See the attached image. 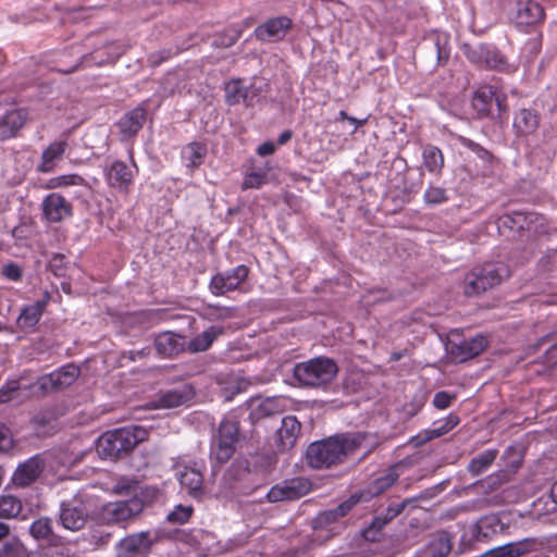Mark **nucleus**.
<instances>
[{"mask_svg": "<svg viewBox=\"0 0 557 557\" xmlns=\"http://www.w3.org/2000/svg\"><path fill=\"white\" fill-rule=\"evenodd\" d=\"M238 423L224 419L218 429V435L214 437L211 447V457L219 463L227 462L236 450L238 441Z\"/></svg>", "mask_w": 557, "mask_h": 557, "instance_id": "obj_6", "label": "nucleus"}, {"mask_svg": "<svg viewBox=\"0 0 557 557\" xmlns=\"http://www.w3.org/2000/svg\"><path fill=\"white\" fill-rule=\"evenodd\" d=\"M231 317H233V312H232V309H230V308L219 309V312L215 314V318L219 320L227 319Z\"/></svg>", "mask_w": 557, "mask_h": 557, "instance_id": "obj_60", "label": "nucleus"}, {"mask_svg": "<svg viewBox=\"0 0 557 557\" xmlns=\"http://www.w3.org/2000/svg\"><path fill=\"white\" fill-rule=\"evenodd\" d=\"M22 510V503L12 495H0V518L11 519Z\"/></svg>", "mask_w": 557, "mask_h": 557, "instance_id": "obj_41", "label": "nucleus"}, {"mask_svg": "<svg viewBox=\"0 0 557 557\" xmlns=\"http://www.w3.org/2000/svg\"><path fill=\"white\" fill-rule=\"evenodd\" d=\"M540 124L539 114L531 109H521L513 120V128L520 136H529L535 133Z\"/></svg>", "mask_w": 557, "mask_h": 557, "instance_id": "obj_27", "label": "nucleus"}, {"mask_svg": "<svg viewBox=\"0 0 557 557\" xmlns=\"http://www.w3.org/2000/svg\"><path fill=\"white\" fill-rule=\"evenodd\" d=\"M511 14L516 23L521 25H532L543 18L544 10L540 3L533 0H519L517 1L515 11Z\"/></svg>", "mask_w": 557, "mask_h": 557, "instance_id": "obj_19", "label": "nucleus"}, {"mask_svg": "<svg viewBox=\"0 0 557 557\" xmlns=\"http://www.w3.org/2000/svg\"><path fill=\"white\" fill-rule=\"evenodd\" d=\"M453 548L451 537L446 532H438L419 552L418 557H446Z\"/></svg>", "mask_w": 557, "mask_h": 557, "instance_id": "obj_23", "label": "nucleus"}, {"mask_svg": "<svg viewBox=\"0 0 557 557\" xmlns=\"http://www.w3.org/2000/svg\"><path fill=\"white\" fill-rule=\"evenodd\" d=\"M506 475L504 473H496L492 474L488 478H486L483 482L484 486L490 490L494 491L498 488L504 482H505Z\"/></svg>", "mask_w": 557, "mask_h": 557, "instance_id": "obj_52", "label": "nucleus"}, {"mask_svg": "<svg viewBox=\"0 0 557 557\" xmlns=\"http://www.w3.org/2000/svg\"><path fill=\"white\" fill-rule=\"evenodd\" d=\"M193 512L190 506H177L173 511L168 515V520L171 522L184 523L186 522Z\"/></svg>", "mask_w": 557, "mask_h": 557, "instance_id": "obj_47", "label": "nucleus"}, {"mask_svg": "<svg viewBox=\"0 0 557 557\" xmlns=\"http://www.w3.org/2000/svg\"><path fill=\"white\" fill-rule=\"evenodd\" d=\"M248 268L238 265L230 272L219 273L211 278L210 290L214 295H224L235 290L247 278Z\"/></svg>", "mask_w": 557, "mask_h": 557, "instance_id": "obj_11", "label": "nucleus"}, {"mask_svg": "<svg viewBox=\"0 0 557 557\" xmlns=\"http://www.w3.org/2000/svg\"><path fill=\"white\" fill-rule=\"evenodd\" d=\"M146 121V110L141 107L135 108L126 113L119 122V128L124 138L132 137L139 132Z\"/></svg>", "mask_w": 557, "mask_h": 557, "instance_id": "obj_28", "label": "nucleus"}, {"mask_svg": "<svg viewBox=\"0 0 557 557\" xmlns=\"http://www.w3.org/2000/svg\"><path fill=\"white\" fill-rule=\"evenodd\" d=\"M86 181L84 177H82L78 174H65L60 175L57 177H52L49 180L48 187L50 188H60V187H66V186H77V185H85Z\"/></svg>", "mask_w": 557, "mask_h": 557, "instance_id": "obj_44", "label": "nucleus"}, {"mask_svg": "<svg viewBox=\"0 0 557 557\" xmlns=\"http://www.w3.org/2000/svg\"><path fill=\"white\" fill-rule=\"evenodd\" d=\"M247 385H248V383L245 380L238 381L237 382V386H236V391L233 394L240 393L242 391H245Z\"/></svg>", "mask_w": 557, "mask_h": 557, "instance_id": "obj_64", "label": "nucleus"}, {"mask_svg": "<svg viewBox=\"0 0 557 557\" xmlns=\"http://www.w3.org/2000/svg\"><path fill=\"white\" fill-rule=\"evenodd\" d=\"M269 170L268 163L265 169L259 168L256 171L247 174L243 182V189L260 188L267 182V171Z\"/></svg>", "mask_w": 557, "mask_h": 557, "instance_id": "obj_43", "label": "nucleus"}, {"mask_svg": "<svg viewBox=\"0 0 557 557\" xmlns=\"http://www.w3.org/2000/svg\"><path fill=\"white\" fill-rule=\"evenodd\" d=\"M399 473L397 472V467L389 468L370 484L369 492L372 496L380 495L389 488L396 482Z\"/></svg>", "mask_w": 557, "mask_h": 557, "instance_id": "obj_36", "label": "nucleus"}, {"mask_svg": "<svg viewBox=\"0 0 557 557\" xmlns=\"http://www.w3.org/2000/svg\"><path fill=\"white\" fill-rule=\"evenodd\" d=\"M455 398H456V396L454 394H449V393L443 392V391L437 392L434 395L433 405L437 409H446L451 405V403Z\"/></svg>", "mask_w": 557, "mask_h": 557, "instance_id": "obj_51", "label": "nucleus"}, {"mask_svg": "<svg viewBox=\"0 0 557 557\" xmlns=\"http://www.w3.org/2000/svg\"><path fill=\"white\" fill-rule=\"evenodd\" d=\"M447 44L448 38L443 34H434L426 40L425 45L429 46L431 54L435 57L436 65H443L447 62L449 58Z\"/></svg>", "mask_w": 557, "mask_h": 557, "instance_id": "obj_32", "label": "nucleus"}, {"mask_svg": "<svg viewBox=\"0 0 557 557\" xmlns=\"http://www.w3.org/2000/svg\"><path fill=\"white\" fill-rule=\"evenodd\" d=\"M497 457L496 449H487L474 457L469 466L468 471L472 476H478L485 472Z\"/></svg>", "mask_w": 557, "mask_h": 557, "instance_id": "obj_34", "label": "nucleus"}, {"mask_svg": "<svg viewBox=\"0 0 557 557\" xmlns=\"http://www.w3.org/2000/svg\"><path fill=\"white\" fill-rule=\"evenodd\" d=\"M487 344L485 336L476 335L472 338L449 341L447 349L455 359L462 362L480 355L487 347Z\"/></svg>", "mask_w": 557, "mask_h": 557, "instance_id": "obj_9", "label": "nucleus"}, {"mask_svg": "<svg viewBox=\"0 0 557 557\" xmlns=\"http://www.w3.org/2000/svg\"><path fill=\"white\" fill-rule=\"evenodd\" d=\"M361 495H351L347 500L339 504L335 509L321 512L317 518L319 527H324L335 522L338 518L346 516L351 508L360 502Z\"/></svg>", "mask_w": 557, "mask_h": 557, "instance_id": "obj_30", "label": "nucleus"}, {"mask_svg": "<svg viewBox=\"0 0 557 557\" xmlns=\"http://www.w3.org/2000/svg\"><path fill=\"white\" fill-rule=\"evenodd\" d=\"M459 423V418L456 414H449L441 424L437 426L440 432L444 435L453 430Z\"/></svg>", "mask_w": 557, "mask_h": 557, "instance_id": "obj_54", "label": "nucleus"}, {"mask_svg": "<svg viewBox=\"0 0 557 557\" xmlns=\"http://www.w3.org/2000/svg\"><path fill=\"white\" fill-rule=\"evenodd\" d=\"M154 346L159 355L173 357L186 349V341L185 337L176 333L163 332L156 337Z\"/></svg>", "mask_w": 557, "mask_h": 557, "instance_id": "obj_20", "label": "nucleus"}, {"mask_svg": "<svg viewBox=\"0 0 557 557\" xmlns=\"http://www.w3.org/2000/svg\"><path fill=\"white\" fill-rule=\"evenodd\" d=\"M360 444L355 435H335L310 444L306 451L308 463L315 469L341 463Z\"/></svg>", "mask_w": 557, "mask_h": 557, "instance_id": "obj_1", "label": "nucleus"}, {"mask_svg": "<svg viewBox=\"0 0 557 557\" xmlns=\"http://www.w3.org/2000/svg\"><path fill=\"white\" fill-rule=\"evenodd\" d=\"M485 47L484 45H479L475 47L467 46L465 49V53L467 58L475 64H479L481 66L484 65V59H485Z\"/></svg>", "mask_w": 557, "mask_h": 557, "instance_id": "obj_46", "label": "nucleus"}, {"mask_svg": "<svg viewBox=\"0 0 557 557\" xmlns=\"http://www.w3.org/2000/svg\"><path fill=\"white\" fill-rule=\"evenodd\" d=\"M26 112L13 110L0 119V140L15 136L17 131L25 124Z\"/></svg>", "mask_w": 557, "mask_h": 557, "instance_id": "obj_29", "label": "nucleus"}, {"mask_svg": "<svg viewBox=\"0 0 557 557\" xmlns=\"http://www.w3.org/2000/svg\"><path fill=\"white\" fill-rule=\"evenodd\" d=\"M506 97L498 94L492 86H483L479 88L472 98V106L480 115H487L491 113L493 103H495L499 111L505 109Z\"/></svg>", "mask_w": 557, "mask_h": 557, "instance_id": "obj_15", "label": "nucleus"}, {"mask_svg": "<svg viewBox=\"0 0 557 557\" xmlns=\"http://www.w3.org/2000/svg\"><path fill=\"white\" fill-rule=\"evenodd\" d=\"M99 53H100V51H96L95 53H91L90 55H85L82 59V62L79 64H76L74 67L70 69L66 72L71 73V72L79 69L82 66V64L90 65L92 63V64H97V65H102V64L107 63L108 61H113L115 59V57L104 59L102 55H99Z\"/></svg>", "mask_w": 557, "mask_h": 557, "instance_id": "obj_49", "label": "nucleus"}, {"mask_svg": "<svg viewBox=\"0 0 557 557\" xmlns=\"http://www.w3.org/2000/svg\"><path fill=\"white\" fill-rule=\"evenodd\" d=\"M240 32L234 30L233 35L227 39V41H223V45L228 47L236 42V40L239 38Z\"/></svg>", "mask_w": 557, "mask_h": 557, "instance_id": "obj_62", "label": "nucleus"}, {"mask_svg": "<svg viewBox=\"0 0 557 557\" xmlns=\"http://www.w3.org/2000/svg\"><path fill=\"white\" fill-rule=\"evenodd\" d=\"M42 211L49 222L57 223L72 215V206L63 196L53 193L44 199Z\"/></svg>", "mask_w": 557, "mask_h": 557, "instance_id": "obj_16", "label": "nucleus"}, {"mask_svg": "<svg viewBox=\"0 0 557 557\" xmlns=\"http://www.w3.org/2000/svg\"><path fill=\"white\" fill-rule=\"evenodd\" d=\"M311 484L307 479L295 478L285 481L280 485L273 486L268 492V499L271 503L282 500H294L307 495L310 491Z\"/></svg>", "mask_w": 557, "mask_h": 557, "instance_id": "obj_8", "label": "nucleus"}, {"mask_svg": "<svg viewBox=\"0 0 557 557\" xmlns=\"http://www.w3.org/2000/svg\"><path fill=\"white\" fill-rule=\"evenodd\" d=\"M443 434L440 432L437 426H434L430 430L423 431L421 434L418 435L419 443H426L429 441H432L434 438L441 437Z\"/></svg>", "mask_w": 557, "mask_h": 557, "instance_id": "obj_55", "label": "nucleus"}, {"mask_svg": "<svg viewBox=\"0 0 557 557\" xmlns=\"http://www.w3.org/2000/svg\"><path fill=\"white\" fill-rule=\"evenodd\" d=\"M79 375L78 367L66 364L61 369L40 376L36 383L27 386L20 382H11L0 389V404L13 400L22 391L32 389V394L50 393L72 385Z\"/></svg>", "mask_w": 557, "mask_h": 557, "instance_id": "obj_2", "label": "nucleus"}, {"mask_svg": "<svg viewBox=\"0 0 557 557\" xmlns=\"http://www.w3.org/2000/svg\"><path fill=\"white\" fill-rule=\"evenodd\" d=\"M404 507H405V503L396 505V506H389L386 509L385 513H383V515L385 516V518L388 521H391L392 519H394L395 517H397L401 512Z\"/></svg>", "mask_w": 557, "mask_h": 557, "instance_id": "obj_58", "label": "nucleus"}, {"mask_svg": "<svg viewBox=\"0 0 557 557\" xmlns=\"http://www.w3.org/2000/svg\"><path fill=\"white\" fill-rule=\"evenodd\" d=\"M107 182L110 186L126 190L133 181L132 170L122 161H114L106 172Z\"/></svg>", "mask_w": 557, "mask_h": 557, "instance_id": "obj_24", "label": "nucleus"}, {"mask_svg": "<svg viewBox=\"0 0 557 557\" xmlns=\"http://www.w3.org/2000/svg\"><path fill=\"white\" fill-rule=\"evenodd\" d=\"M338 372L336 362L327 357H317L299 362L294 368L295 379L304 386L320 387L331 383Z\"/></svg>", "mask_w": 557, "mask_h": 557, "instance_id": "obj_4", "label": "nucleus"}, {"mask_svg": "<svg viewBox=\"0 0 557 557\" xmlns=\"http://www.w3.org/2000/svg\"><path fill=\"white\" fill-rule=\"evenodd\" d=\"M445 190L441 187L431 186L424 194V200L430 205H438L446 200Z\"/></svg>", "mask_w": 557, "mask_h": 557, "instance_id": "obj_48", "label": "nucleus"}, {"mask_svg": "<svg viewBox=\"0 0 557 557\" xmlns=\"http://www.w3.org/2000/svg\"><path fill=\"white\" fill-rule=\"evenodd\" d=\"M180 483L190 495L197 497L202 493L203 475L199 469L186 467L180 472Z\"/></svg>", "mask_w": 557, "mask_h": 557, "instance_id": "obj_31", "label": "nucleus"}, {"mask_svg": "<svg viewBox=\"0 0 557 557\" xmlns=\"http://www.w3.org/2000/svg\"><path fill=\"white\" fill-rule=\"evenodd\" d=\"M274 151H275V146L271 141H265V143L261 144L257 149L258 154L261 157L270 156Z\"/></svg>", "mask_w": 557, "mask_h": 557, "instance_id": "obj_57", "label": "nucleus"}, {"mask_svg": "<svg viewBox=\"0 0 557 557\" xmlns=\"http://www.w3.org/2000/svg\"><path fill=\"white\" fill-rule=\"evenodd\" d=\"M258 96L257 88L244 86L240 81H231L225 86V100L230 106L243 102L246 107H251L258 100Z\"/></svg>", "mask_w": 557, "mask_h": 557, "instance_id": "obj_17", "label": "nucleus"}, {"mask_svg": "<svg viewBox=\"0 0 557 557\" xmlns=\"http://www.w3.org/2000/svg\"><path fill=\"white\" fill-rule=\"evenodd\" d=\"M64 141L52 143L42 153V162L39 166L41 172H50L53 169L54 161L60 159L65 151Z\"/></svg>", "mask_w": 557, "mask_h": 557, "instance_id": "obj_37", "label": "nucleus"}, {"mask_svg": "<svg viewBox=\"0 0 557 557\" xmlns=\"http://www.w3.org/2000/svg\"><path fill=\"white\" fill-rule=\"evenodd\" d=\"M292 25V20L287 16L273 17L258 26L255 36L261 41H278L286 36Z\"/></svg>", "mask_w": 557, "mask_h": 557, "instance_id": "obj_13", "label": "nucleus"}, {"mask_svg": "<svg viewBox=\"0 0 557 557\" xmlns=\"http://www.w3.org/2000/svg\"><path fill=\"white\" fill-rule=\"evenodd\" d=\"M46 304L47 302L45 300H37L25 307L18 315V324L22 327L35 326L44 312Z\"/></svg>", "mask_w": 557, "mask_h": 557, "instance_id": "obj_33", "label": "nucleus"}, {"mask_svg": "<svg viewBox=\"0 0 557 557\" xmlns=\"http://www.w3.org/2000/svg\"><path fill=\"white\" fill-rule=\"evenodd\" d=\"M3 275L11 281H18L22 277V270L18 265L10 263L3 267Z\"/></svg>", "mask_w": 557, "mask_h": 557, "instance_id": "obj_53", "label": "nucleus"}, {"mask_svg": "<svg viewBox=\"0 0 557 557\" xmlns=\"http://www.w3.org/2000/svg\"><path fill=\"white\" fill-rule=\"evenodd\" d=\"M46 467L41 455H35L20 463L12 475V483L17 487H26L38 480Z\"/></svg>", "mask_w": 557, "mask_h": 557, "instance_id": "obj_10", "label": "nucleus"}, {"mask_svg": "<svg viewBox=\"0 0 557 557\" xmlns=\"http://www.w3.org/2000/svg\"><path fill=\"white\" fill-rule=\"evenodd\" d=\"M536 549L534 540L525 539L490 549L480 557H520Z\"/></svg>", "mask_w": 557, "mask_h": 557, "instance_id": "obj_21", "label": "nucleus"}, {"mask_svg": "<svg viewBox=\"0 0 557 557\" xmlns=\"http://www.w3.org/2000/svg\"><path fill=\"white\" fill-rule=\"evenodd\" d=\"M206 154V146L199 143H190L182 151L183 159L188 168L199 166L203 162Z\"/></svg>", "mask_w": 557, "mask_h": 557, "instance_id": "obj_35", "label": "nucleus"}, {"mask_svg": "<svg viewBox=\"0 0 557 557\" xmlns=\"http://www.w3.org/2000/svg\"><path fill=\"white\" fill-rule=\"evenodd\" d=\"M423 165L431 173H438L444 165L442 151L435 146H426L423 149Z\"/></svg>", "mask_w": 557, "mask_h": 557, "instance_id": "obj_38", "label": "nucleus"}, {"mask_svg": "<svg viewBox=\"0 0 557 557\" xmlns=\"http://www.w3.org/2000/svg\"><path fill=\"white\" fill-rule=\"evenodd\" d=\"M534 509L537 513L544 515L557 511V481L550 487L549 497L537 499Z\"/></svg>", "mask_w": 557, "mask_h": 557, "instance_id": "obj_42", "label": "nucleus"}, {"mask_svg": "<svg viewBox=\"0 0 557 557\" xmlns=\"http://www.w3.org/2000/svg\"><path fill=\"white\" fill-rule=\"evenodd\" d=\"M152 545L148 532H140L122 540L117 549V557H145Z\"/></svg>", "mask_w": 557, "mask_h": 557, "instance_id": "obj_14", "label": "nucleus"}, {"mask_svg": "<svg viewBox=\"0 0 557 557\" xmlns=\"http://www.w3.org/2000/svg\"><path fill=\"white\" fill-rule=\"evenodd\" d=\"M146 436L147 431L138 425L108 431L98 438L96 450L101 458L117 459L128 454Z\"/></svg>", "mask_w": 557, "mask_h": 557, "instance_id": "obj_3", "label": "nucleus"}, {"mask_svg": "<svg viewBox=\"0 0 557 557\" xmlns=\"http://www.w3.org/2000/svg\"><path fill=\"white\" fill-rule=\"evenodd\" d=\"M301 424L294 416L282 419L281 428L276 432V446L281 451L290 449L300 435Z\"/></svg>", "mask_w": 557, "mask_h": 557, "instance_id": "obj_18", "label": "nucleus"}, {"mask_svg": "<svg viewBox=\"0 0 557 557\" xmlns=\"http://www.w3.org/2000/svg\"><path fill=\"white\" fill-rule=\"evenodd\" d=\"M194 395L195 393L191 386L182 385L177 388L161 393L158 398V407L164 409L176 408L189 401Z\"/></svg>", "mask_w": 557, "mask_h": 557, "instance_id": "obj_22", "label": "nucleus"}, {"mask_svg": "<svg viewBox=\"0 0 557 557\" xmlns=\"http://www.w3.org/2000/svg\"><path fill=\"white\" fill-rule=\"evenodd\" d=\"M534 214L513 211L506 213L498 219L499 232L507 237H515L522 231H529L534 220Z\"/></svg>", "mask_w": 557, "mask_h": 557, "instance_id": "obj_12", "label": "nucleus"}, {"mask_svg": "<svg viewBox=\"0 0 557 557\" xmlns=\"http://www.w3.org/2000/svg\"><path fill=\"white\" fill-rule=\"evenodd\" d=\"M389 521L385 518L384 515L375 516L371 522V524L363 530L362 535L367 541H377L379 540V532L383 529L385 524H387Z\"/></svg>", "mask_w": 557, "mask_h": 557, "instance_id": "obj_45", "label": "nucleus"}, {"mask_svg": "<svg viewBox=\"0 0 557 557\" xmlns=\"http://www.w3.org/2000/svg\"><path fill=\"white\" fill-rule=\"evenodd\" d=\"M509 275L508 269L503 263H486L474 268L465 277V294L478 296L499 285L502 280Z\"/></svg>", "mask_w": 557, "mask_h": 557, "instance_id": "obj_5", "label": "nucleus"}, {"mask_svg": "<svg viewBox=\"0 0 557 557\" xmlns=\"http://www.w3.org/2000/svg\"><path fill=\"white\" fill-rule=\"evenodd\" d=\"M13 447L11 431L0 423V453H7Z\"/></svg>", "mask_w": 557, "mask_h": 557, "instance_id": "obj_50", "label": "nucleus"}, {"mask_svg": "<svg viewBox=\"0 0 557 557\" xmlns=\"http://www.w3.org/2000/svg\"><path fill=\"white\" fill-rule=\"evenodd\" d=\"M484 65L487 69L510 72L513 66L509 65L506 58L495 48L485 47Z\"/></svg>", "mask_w": 557, "mask_h": 557, "instance_id": "obj_39", "label": "nucleus"}, {"mask_svg": "<svg viewBox=\"0 0 557 557\" xmlns=\"http://www.w3.org/2000/svg\"><path fill=\"white\" fill-rule=\"evenodd\" d=\"M143 508V502L137 497H133L127 500L107 504L103 507L102 516L108 523H120L137 516L141 512Z\"/></svg>", "mask_w": 557, "mask_h": 557, "instance_id": "obj_7", "label": "nucleus"}, {"mask_svg": "<svg viewBox=\"0 0 557 557\" xmlns=\"http://www.w3.org/2000/svg\"><path fill=\"white\" fill-rule=\"evenodd\" d=\"M29 532L36 540H46L52 542L54 534L52 532V522L48 517H41L34 521L30 525Z\"/></svg>", "mask_w": 557, "mask_h": 557, "instance_id": "obj_40", "label": "nucleus"}, {"mask_svg": "<svg viewBox=\"0 0 557 557\" xmlns=\"http://www.w3.org/2000/svg\"><path fill=\"white\" fill-rule=\"evenodd\" d=\"M292 138V133L289 131H285L283 132L278 138H277V143L280 145H284L286 144L289 139Z\"/></svg>", "mask_w": 557, "mask_h": 557, "instance_id": "obj_61", "label": "nucleus"}, {"mask_svg": "<svg viewBox=\"0 0 557 557\" xmlns=\"http://www.w3.org/2000/svg\"><path fill=\"white\" fill-rule=\"evenodd\" d=\"M274 400H271V399H267L262 405H261V410L265 413V414H271L274 410Z\"/></svg>", "mask_w": 557, "mask_h": 557, "instance_id": "obj_59", "label": "nucleus"}, {"mask_svg": "<svg viewBox=\"0 0 557 557\" xmlns=\"http://www.w3.org/2000/svg\"><path fill=\"white\" fill-rule=\"evenodd\" d=\"M10 528L5 523L0 522V540L9 535Z\"/></svg>", "mask_w": 557, "mask_h": 557, "instance_id": "obj_63", "label": "nucleus"}, {"mask_svg": "<svg viewBox=\"0 0 557 557\" xmlns=\"http://www.w3.org/2000/svg\"><path fill=\"white\" fill-rule=\"evenodd\" d=\"M87 520L86 512L78 507L70 504H62L60 511V522L62 527L70 531L81 530Z\"/></svg>", "mask_w": 557, "mask_h": 557, "instance_id": "obj_25", "label": "nucleus"}, {"mask_svg": "<svg viewBox=\"0 0 557 557\" xmlns=\"http://www.w3.org/2000/svg\"><path fill=\"white\" fill-rule=\"evenodd\" d=\"M224 333L222 326H209L199 335L186 343V349L193 354L208 350L212 343Z\"/></svg>", "mask_w": 557, "mask_h": 557, "instance_id": "obj_26", "label": "nucleus"}, {"mask_svg": "<svg viewBox=\"0 0 557 557\" xmlns=\"http://www.w3.org/2000/svg\"><path fill=\"white\" fill-rule=\"evenodd\" d=\"M338 121H349L351 124H354V132L361 125L366 123V120H357L352 116H348L345 111H341L338 113Z\"/></svg>", "mask_w": 557, "mask_h": 557, "instance_id": "obj_56", "label": "nucleus"}]
</instances>
